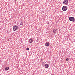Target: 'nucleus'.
Returning a JSON list of instances; mask_svg holds the SVG:
<instances>
[{
    "label": "nucleus",
    "instance_id": "1",
    "mask_svg": "<svg viewBox=\"0 0 75 75\" xmlns=\"http://www.w3.org/2000/svg\"><path fill=\"white\" fill-rule=\"evenodd\" d=\"M69 19L70 21H71L75 22V18H74V17H70Z\"/></svg>",
    "mask_w": 75,
    "mask_h": 75
},
{
    "label": "nucleus",
    "instance_id": "2",
    "mask_svg": "<svg viewBox=\"0 0 75 75\" xmlns=\"http://www.w3.org/2000/svg\"><path fill=\"white\" fill-rule=\"evenodd\" d=\"M18 26L17 25H14L13 28V31H16L18 30Z\"/></svg>",
    "mask_w": 75,
    "mask_h": 75
},
{
    "label": "nucleus",
    "instance_id": "3",
    "mask_svg": "<svg viewBox=\"0 0 75 75\" xmlns=\"http://www.w3.org/2000/svg\"><path fill=\"white\" fill-rule=\"evenodd\" d=\"M62 9L63 11H66L67 10V6H63L62 7Z\"/></svg>",
    "mask_w": 75,
    "mask_h": 75
},
{
    "label": "nucleus",
    "instance_id": "4",
    "mask_svg": "<svg viewBox=\"0 0 75 75\" xmlns=\"http://www.w3.org/2000/svg\"><path fill=\"white\" fill-rule=\"evenodd\" d=\"M63 4H68V0H64Z\"/></svg>",
    "mask_w": 75,
    "mask_h": 75
},
{
    "label": "nucleus",
    "instance_id": "5",
    "mask_svg": "<svg viewBox=\"0 0 75 75\" xmlns=\"http://www.w3.org/2000/svg\"><path fill=\"white\" fill-rule=\"evenodd\" d=\"M45 67L46 68H48L49 67V65L48 64H46L45 65Z\"/></svg>",
    "mask_w": 75,
    "mask_h": 75
},
{
    "label": "nucleus",
    "instance_id": "6",
    "mask_svg": "<svg viewBox=\"0 0 75 75\" xmlns=\"http://www.w3.org/2000/svg\"><path fill=\"white\" fill-rule=\"evenodd\" d=\"M49 45L50 44H49V42H47L45 44V46H46V47H48L49 46Z\"/></svg>",
    "mask_w": 75,
    "mask_h": 75
},
{
    "label": "nucleus",
    "instance_id": "7",
    "mask_svg": "<svg viewBox=\"0 0 75 75\" xmlns=\"http://www.w3.org/2000/svg\"><path fill=\"white\" fill-rule=\"evenodd\" d=\"M9 69V67H6L5 68V69L6 71H7V70H8Z\"/></svg>",
    "mask_w": 75,
    "mask_h": 75
},
{
    "label": "nucleus",
    "instance_id": "8",
    "mask_svg": "<svg viewBox=\"0 0 75 75\" xmlns=\"http://www.w3.org/2000/svg\"><path fill=\"white\" fill-rule=\"evenodd\" d=\"M57 31V29H54L53 30V33H54V34H55V31Z\"/></svg>",
    "mask_w": 75,
    "mask_h": 75
},
{
    "label": "nucleus",
    "instance_id": "9",
    "mask_svg": "<svg viewBox=\"0 0 75 75\" xmlns=\"http://www.w3.org/2000/svg\"><path fill=\"white\" fill-rule=\"evenodd\" d=\"M33 42V40L32 39L29 40V42L31 43Z\"/></svg>",
    "mask_w": 75,
    "mask_h": 75
},
{
    "label": "nucleus",
    "instance_id": "10",
    "mask_svg": "<svg viewBox=\"0 0 75 75\" xmlns=\"http://www.w3.org/2000/svg\"><path fill=\"white\" fill-rule=\"evenodd\" d=\"M20 25H23V22L20 23Z\"/></svg>",
    "mask_w": 75,
    "mask_h": 75
},
{
    "label": "nucleus",
    "instance_id": "11",
    "mask_svg": "<svg viewBox=\"0 0 75 75\" xmlns=\"http://www.w3.org/2000/svg\"><path fill=\"white\" fill-rule=\"evenodd\" d=\"M68 60H69V59H68V58H67V59H66L67 61H68Z\"/></svg>",
    "mask_w": 75,
    "mask_h": 75
},
{
    "label": "nucleus",
    "instance_id": "12",
    "mask_svg": "<svg viewBox=\"0 0 75 75\" xmlns=\"http://www.w3.org/2000/svg\"><path fill=\"white\" fill-rule=\"evenodd\" d=\"M26 50H27V51H28V50H29V48H26Z\"/></svg>",
    "mask_w": 75,
    "mask_h": 75
},
{
    "label": "nucleus",
    "instance_id": "13",
    "mask_svg": "<svg viewBox=\"0 0 75 75\" xmlns=\"http://www.w3.org/2000/svg\"><path fill=\"white\" fill-rule=\"evenodd\" d=\"M41 61H42V59H41Z\"/></svg>",
    "mask_w": 75,
    "mask_h": 75
},
{
    "label": "nucleus",
    "instance_id": "14",
    "mask_svg": "<svg viewBox=\"0 0 75 75\" xmlns=\"http://www.w3.org/2000/svg\"><path fill=\"white\" fill-rule=\"evenodd\" d=\"M17 0H15V1H17Z\"/></svg>",
    "mask_w": 75,
    "mask_h": 75
}]
</instances>
